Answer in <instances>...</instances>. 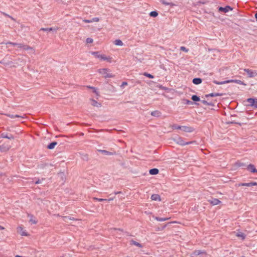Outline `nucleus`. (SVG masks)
Here are the masks:
<instances>
[{
  "label": "nucleus",
  "instance_id": "864d4df0",
  "mask_svg": "<svg viewBox=\"0 0 257 257\" xmlns=\"http://www.w3.org/2000/svg\"><path fill=\"white\" fill-rule=\"evenodd\" d=\"M215 96H221L222 94L219 93H214Z\"/></svg>",
  "mask_w": 257,
  "mask_h": 257
},
{
  "label": "nucleus",
  "instance_id": "412c9836",
  "mask_svg": "<svg viewBox=\"0 0 257 257\" xmlns=\"http://www.w3.org/2000/svg\"><path fill=\"white\" fill-rule=\"evenodd\" d=\"M151 198L152 200H160V197L158 194H153Z\"/></svg>",
  "mask_w": 257,
  "mask_h": 257
},
{
  "label": "nucleus",
  "instance_id": "603ef678",
  "mask_svg": "<svg viewBox=\"0 0 257 257\" xmlns=\"http://www.w3.org/2000/svg\"><path fill=\"white\" fill-rule=\"evenodd\" d=\"M67 219H70V218H69L68 216H64V220L65 221H67Z\"/></svg>",
  "mask_w": 257,
  "mask_h": 257
},
{
  "label": "nucleus",
  "instance_id": "e2e57ef3",
  "mask_svg": "<svg viewBox=\"0 0 257 257\" xmlns=\"http://www.w3.org/2000/svg\"><path fill=\"white\" fill-rule=\"evenodd\" d=\"M241 257H244V256H241Z\"/></svg>",
  "mask_w": 257,
  "mask_h": 257
},
{
  "label": "nucleus",
  "instance_id": "ddd939ff",
  "mask_svg": "<svg viewBox=\"0 0 257 257\" xmlns=\"http://www.w3.org/2000/svg\"><path fill=\"white\" fill-rule=\"evenodd\" d=\"M58 30V28H42L40 29V31H46V32H50L52 31L53 32L56 33Z\"/></svg>",
  "mask_w": 257,
  "mask_h": 257
},
{
  "label": "nucleus",
  "instance_id": "f257e3e1",
  "mask_svg": "<svg viewBox=\"0 0 257 257\" xmlns=\"http://www.w3.org/2000/svg\"><path fill=\"white\" fill-rule=\"evenodd\" d=\"M213 82L214 83H215L216 84H218V85H221V84L229 83H231V82H234L237 84H241V85H245V84L243 83V82H242V81H241L240 80H237V79H230V80H225V81H220V82L217 81L216 80H214Z\"/></svg>",
  "mask_w": 257,
  "mask_h": 257
},
{
  "label": "nucleus",
  "instance_id": "bf43d9fd",
  "mask_svg": "<svg viewBox=\"0 0 257 257\" xmlns=\"http://www.w3.org/2000/svg\"><path fill=\"white\" fill-rule=\"evenodd\" d=\"M255 18L256 19L257 21V13L255 14Z\"/></svg>",
  "mask_w": 257,
  "mask_h": 257
},
{
  "label": "nucleus",
  "instance_id": "de8ad7c7",
  "mask_svg": "<svg viewBox=\"0 0 257 257\" xmlns=\"http://www.w3.org/2000/svg\"><path fill=\"white\" fill-rule=\"evenodd\" d=\"M43 180H44L43 179H42V180L38 179L37 181H36L35 182V184H38L41 183L42 182V181Z\"/></svg>",
  "mask_w": 257,
  "mask_h": 257
},
{
  "label": "nucleus",
  "instance_id": "49530a36",
  "mask_svg": "<svg viewBox=\"0 0 257 257\" xmlns=\"http://www.w3.org/2000/svg\"><path fill=\"white\" fill-rule=\"evenodd\" d=\"M83 22H84L85 23H92L91 19V20L84 19V20H83Z\"/></svg>",
  "mask_w": 257,
  "mask_h": 257
},
{
  "label": "nucleus",
  "instance_id": "5fc2aeb1",
  "mask_svg": "<svg viewBox=\"0 0 257 257\" xmlns=\"http://www.w3.org/2000/svg\"><path fill=\"white\" fill-rule=\"evenodd\" d=\"M252 186H257V183L255 182H252Z\"/></svg>",
  "mask_w": 257,
  "mask_h": 257
},
{
  "label": "nucleus",
  "instance_id": "c03bdc74",
  "mask_svg": "<svg viewBox=\"0 0 257 257\" xmlns=\"http://www.w3.org/2000/svg\"><path fill=\"white\" fill-rule=\"evenodd\" d=\"M185 103L186 104H192L193 103V102L192 101H191L190 100H187V99H186L185 100Z\"/></svg>",
  "mask_w": 257,
  "mask_h": 257
},
{
  "label": "nucleus",
  "instance_id": "7c9ffc66",
  "mask_svg": "<svg viewBox=\"0 0 257 257\" xmlns=\"http://www.w3.org/2000/svg\"><path fill=\"white\" fill-rule=\"evenodd\" d=\"M191 99L194 101H199L200 100V98L196 95H192L191 97Z\"/></svg>",
  "mask_w": 257,
  "mask_h": 257
},
{
  "label": "nucleus",
  "instance_id": "4d7b16f0",
  "mask_svg": "<svg viewBox=\"0 0 257 257\" xmlns=\"http://www.w3.org/2000/svg\"><path fill=\"white\" fill-rule=\"evenodd\" d=\"M207 105L211 106L212 105V103L211 102H208Z\"/></svg>",
  "mask_w": 257,
  "mask_h": 257
},
{
  "label": "nucleus",
  "instance_id": "72a5a7b5",
  "mask_svg": "<svg viewBox=\"0 0 257 257\" xmlns=\"http://www.w3.org/2000/svg\"><path fill=\"white\" fill-rule=\"evenodd\" d=\"M144 75L149 78H154V76L152 75V74H150V73H148L147 72H145L144 73Z\"/></svg>",
  "mask_w": 257,
  "mask_h": 257
},
{
  "label": "nucleus",
  "instance_id": "9b49d317",
  "mask_svg": "<svg viewBox=\"0 0 257 257\" xmlns=\"http://www.w3.org/2000/svg\"><path fill=\"white\" fill-rule=\"evenodd\" d=\"M97 151L98 152L102 153V154L107 156H111L115 154V152H109L104 150H98Z\"/></svg>",
  "mask_w": 257,
  "mask_h": 257
},
{
  "label": "nucleus",
  "instance_id": "423d86ee",
  "mask_svg": "<svg viewBox=\"0 0 257 257\" xmlns=\"http://www.w3.org/2000/svg\"><path fill=\"white\" fill-rule=\"evenodd\" d=\"M232 10V8H231L230 6H226V7H219L218 8V11L219 12H223V13H227L229 11H231Z\"/></svg>",
  "mask_w": 257,
  "mask_h": 257
},
{
  "label": "nucleus",
  "instance_id": "ea45409f",
  "mask_svg": "<svg viewBox=\"0 0 257 257\" xmlns=\"http://www.w3.org/2000/svg\"><path fill=\"white\" fill-rule=\"evenodd\" d=\"M251 107H253L254 108H257V98L255 99V100L254 101V103L252 104V105L251 106Z\"/></svg>",
  "mask_w": 257,
  "mask_h": 257
},
{
  "label": "nucleus",
  "instance_id": "393cba45",
  "mask_svg": "<svg viewBox=\"0 0 257 257\" xmlns=\"http://www.w3.org/2000/svg\"><path fill=\"white\" fill-rule=\"evenodd\" d=\"M151 114L154 116L159 117L160 116L161 113L158 110H155L151 112Z\"/></svg>",
  "mask_w": 257,
  "mask_h": 257
},
{
  "label": "nucleus",
  "instance_id": "052dcab7",
  "mask_svg": "<svg viewBox=\"0 0 257 257\" xmlns=\"http://www.w3.org/2000/svg\"><path fill=\"white\" fill-rule=\"evenodd\" d=\"M120 193V192H114V194H117Z\"/></svg>",
  "mask_w": 257,
  "mask_h": 257
},
{
  "label": "nucleus",
  "instance_id": "680f3d73",
  "mask_svg": "<svg viewBox=\"0 0 257 257\" xmlns=\"http://www.w3.org/2000/svg\"><path fill=\"white\" fill-rule=\"evenodd\" d=\"M87 87L88 88H90V89H91V87L92 86H87Z\"/></svg>",
  "mask_w": 257,
  "mask_h": 257
},
{
  "label": "nucleus",
  "instance_id": "79ce46f5",
  "mask_svg": "<svg viewBox=\"0 0 257 257\" xmlns=\"http://www.w3.org/2000/svg\"><path fill=\"white\" fill-rule=\"evenodd\" d=\"M214 96H215L214 93H209V94L205 95V97H214Z\"/></svg>",
  "mask_w": 257,
  "mask_h": 257
},
{
  "label": "nucleus",
  "instance_id": "473e14b6",
  "mask_svg": "<svg viewBox=\"0 0 257 257\" xmlns=\"http://www.w3.org/2000/svg\"><path fill=\"white\" fill-rule=\"evenodd\" d=\"M114 230L117 233H119V236H117L119 238L121 237V236L120 235V233L122 232V230L120 229H116L115 228Z\"/></svg>",
  "mask_w": 257,
  "mask_h": 257
},
{
  "label": "nucleus",
  "instance_id": "a18cd8bd",
  "mask_svg": "<svg viewBox=\"0 0 257 257\" xmlns=\"http://www.w3.org/2000/svg\"><path fill=\"white\" fill-rule=\"evenodd\" d=\"M94 199L97 200H98L99 202H102V201H106L107 200V199H102V198H95Z\"/></svg>",
  "mask_w": 257,
  "mask_h": 257
},
{
  "label": "nucleus",
  "instance_id": "f704fd0d",
  "mask_svg": "<svg viewBox=\"0 0 257 257\" xmlns=\"http://www.w3.org/2000/svg\"><path fill=\"white\" fill-rule=\"evenodd\" d=\"M7 115L12 118H14L15 117H20L21 116L19 115H14V114H7Z\"/></svg>",
  "mask_w": 257,
  "mask_h": 257
},
{
  "label": "nucleus",
  "instance_id": "a878e982",
  "mask_svg": "<svg viewBox=\"0 0 257 257\" xmlns=\"http://www.w3.org/2000/svg\"><path fill=\"white\" fill-rule=\"evenodd\" d=\"M28 216L30 217V222H31L32 224H36L37 223V221L33 215H29Z\"/></svg>",
  "mask_w": 257,
  "mask_h": 257
},
{
  "label": "nucleus",
  "instance_id": "f03ea898",
  "mask_svg": "<svg viewBox=\"0 0 257 257\" xmlns=\"http://www.w3.org/2000/svg\"><path fill=\"white\" fill-rule=\"evenodd\" d=\"M110 70L106 68H102L98 70V72L103 75L105 78H113L114 77V75L110 73Z\"/></svg>",
  "mask_w": 257,
  "mask_h": 257
},
{
  "label": "nucleus",
  "instance_id": "09e8293b",
  "mask_svg": "<svg viewBox=\"0 0 257 257\" xmlns=\"http://www.w3.org/2000/svg\"><path fill=\"white\" fill-rule=\"evenodd\" d=\"M127 83L126 82H123L121 85V87H123L124 86L127 85Z\"/></svg>",
  "mask_w": 257,
  "mask_h": 257
},
{
  "label": "nucleus",
  "instance_id": "2eb2a0df",
  "mask_svg": "<svg viewBox=\"0 0 257 257\" xmlns=\"http://www.w3.org/2000/svg\"><path fill=\"white\" fill-rule=\"evenodd\" d=\"M209 202L213 205H216L219 204L221 202L218 199L213 198L210 200Z\"/></svg>",
  "mask_w": 257,
  "mask_h": 257
},
{
  "label": "nucleus",
  "instance_id": "1a4fd4ad",
  "mask_svg": "<svg viewBox=\"0 0 257 257\" xmlns=\"http://www.w3.org/2000/svg\"><path fill=\"white\" fill-rule=\"evenodd\" d=\"M181 130L185 132L191 133L194 131V129L192 127L184 125L181 126Z\"/></svg>",
  "mask_w": 257,
  "mask_h": 257
},
{
  "label": "nucleus",
  "instance_id": "6ab92c4d",
  "mask_svg": "<svg viewBox=\"0 0 257 257\" xmlns=\"http://www.w3.org/2000/svg\"><path fill=\"white\" fill-rule=\"evenodd\" d=\"M160 2L165 5V6H175V4L172 3H170V2H167L166 1H165V0H160Z\"/></svg>",
  "mask_w": 257,
  "mask_h": 257
},
{
  "label": "nucleus",
  "instance_id": "cd10ccee",
  "mask_svg": "<svg viewBox=\"0 0 257 257\" xmlns=\"http://www.w3.org/2000/svg\"><path fill=\"white\" fill-rule=\"evenodd\" d=\"M131 244H133V245H135L139 247H142V245L139 242L135 241V240H132L131 241Z\"/></svg>",
  "mask_w": 257,
  "mask_h": 257
},
{
  "label": "nucleus",
  "instance_id": "e433bc0d",
  "mask_svg": "<svg viewBox=\"0 0 257 257\" xmlns=\"http://www.w3.org/2000/svg\"><path fill=\"white\" fill-rule=\"evenodd\" d=\"M91 89L93 90V92L95 93L97 96L99 95L98 92L97 90V89L94 87H91Z\"/></svg>",
  "mask_w": 257,
  "mask_h": 257
},
{
  "label": "nucleus",
  "instance_id": "c85d7f7f",
  "mask_svg": "<svg viewBox=\"0 0 257 257\" xmlns=\"http://www.w3.org/2000/svg\"><path fill=\"white\" fill-rule=\"evenodd\" d=\"M239 186L251 187V186H252V182H249V183H240V184H239Z\"/></svg>",
  "mask_w": 257,
  "mask_h": 257
},
{
  "label": "nucleus",
  "instance_id": "4468645a",
  "mask_svg": "<svg viewBox=\"0 0 257 257\" xmlns=\"http://www.w3.org/2000/svg\"><path fill=\"white\" fill-rule=\"evenodd\" d=\"M93 54H94L96 57L100 58L102 60H107V58L103 55H100L99 54L98 52H94L93 53Z\"/></svg>",
  "mask_w": 257,
  "mask_h": 257
},
{
  "label": "nucleus",
  "instance_id": "8fccbe9b",
  "mask_svg": "<svg viewBox=\"0 0 257 257\" xmlns=\"http://www.w3.org/2000/svg\"><path fill=\"white\" fill-rule=\"evenodd\" d=\"M201 101L204 104L207 105L208 104V102L205 100H202Z\"/></svg>",
  "mask_w": 257,
  "mask_h": 257
},
{
  "label": "nucleus",
  "instance_id": "3c124183",
  "mask_svg": "<svg viewBox=\"0 0 257 257\" xmlns=\"http://www.w3.org/2000/svg\"><path fill=\"white\" fill-rule=\"evenodd\" d=\"M237 165L239 167H241V166H244L243 163H240V162L237 163Z\"/></svg>",
  "mask_w": 257,
  "mask_h": 257
},
{
  "label": "nucleus",
  "instance_id": "20e7f679",
  "mask_svg": "<svg viewBox=\"0 0 257 257\" xmlns=\"http://www.w3.org/2000/svg\"><path fill=\"white\" fill-rule=\"evenodd\" d=\"M244 71L246 72L248 76L250 78H252L257 75V73L255 71H253L248 69H244Z\"/></svg>",
  "mask_w": 257,
  "mask_h": 257
},
{
  "label": "nucleus",
  "instance_id": "6e6d98bb",
  "mask_svg": "<svg viewBox=\"0 0 257 257\" xmlns=\"http://www.w3.org/2000/svg\"><path fill=\"white\" fill-rule=\"evenodd\" d=\"M113 199H114V198H109L108 199H107L106 201H110L113 200Z\"/></svg>",
  "mask_w": 257,
  "mask_h": 257
},
{
  "label": "nucleus",
  "instance_id": "4be33fe9",
  "mask_svg": "<svg viewBox=\"0 0 257 257\" xmlns=\"http://www.w3.org/2000/svg\"><path fill=\"white\" fill-rule=\"evenodd\" d=\"M18 230L19 231H21V234L22 236H27L28 234L26 232V231H23V228L21 226H19L18 228Z\"/></svg>",
  "mask_w": 257,
  "mask_h": 257
},
{
  "label": "nucleus",
  "instance_id": "58836bf2",
  "mask_svg": "<svg viewBox=\"0 0 257 257\" xmlns=\"http://www.w3.org/2000/svg\"><path fill=\"white\" fill-rule=\"evenodd\" d=\"M180 50L181 51H184L185 52H188V49H187L186 47H185L184 46H181L180 47Z\"/></svg>",
  "mask_w": 257,
  "mask_h": 257
},
{
  "label": "nucleus",
  "instance_id": "f3484780",
  "mask_svg": "<svg viewBox=\"0 0 257 257\" xmlns=\"http://www.w3.org/2000/svg\"><path fill=\"white\" fill-rule=\"evenodd\" d=\"M192 82L194 84L198 85V84H199L201 83L202 79L201 78H194L193 79Z\"/></svg>",
  "mask_w": 257,
  "mask_h": 257
},
{
  "label": "nucleus",
  "instance_id": "a211bd4d",
  "mask_svg": "<svg viewBox=\"0 0 257 257\" xmlns=\"http://www.w3.org/2000/svg\"><path fill=\"white\" fill-rule=\"evenodd\" d=\"M149 173L151 175H157L159 173V170L157 168L151 169L150 170Z\"/></svg>",
  "mask_w": 257,
  "mask_h": 257
},
{
  "label": "nucleus",
  "instance_id": "b1692460",
  "mask_svg": "<svg viewBox=\"0 0 257 257\" xmlns=\"http://www.w3.org/2000/svg\"><path fill=\"white\" fill-rule=\"evenodd\" d=\"M155 219L158 221H165L169 219V218L167 217H155Z\"/></svg>",
  "mask_w": 257,
  "mask_h": 257
},
{
  "label": "nucleus",
  "instance_id": "f8f14e48",
  "mask_svg": "<svg viewBox=\"0 0 257 257\" xmlns=\"http://www.w3.org/2000/svg\"><path fill=\"white\" fill-rule=\"evenodd\" d=\"M202 254H206L205 251L201 250H195L192 253L191 256L193 257L194 256H197Z\"/></svg>",
  "mask_w": 257,
  "mask_h": 257
},
{
  "label": "nucleus",
  "instance_id": "c9c22d12",
  "mask_svg": "<svg viewBox=\"0 0 257 257\" xmlns=\"http://www.w3.org/2000/svg\"><path fill=\"white\" fill-rule=\"evenodd\" d=\"M181 126H182L178 125L177 124H174L172 126V128L174 130H178V129L181 130Z\"/></svg>",
  "mask_w": 257,
  "mask_h": 257
},
{
  "label": "nucleus",
  "instance_id": "6e6552de",
  "mask_svg": "<svg viewBox=\"0 0 257 257\" xmlns=\"http://www.w3.org/2000/svg\"><path fill=\"white\" fill-rule=\"evenodd\" d=\"M0 138L8 139L9 140L14 139V136L12 134H9L7 133H3L0 136Z\"/></svg>",
  "mask_w": 257,
  "mask_h": 257
},
{
  "label": "nucleus",
  "instance_id": "9d476101",
  "mask_svg": "<svg viewBox=\"0 0 257 257\" xmlns=\"http://www.w3.org/2000/svg\"><path fill=\"white\" fill-rule=\"evenodd\" d=\"M247 170L251 173H257V169L255 168L254 166L252 164H249L247 166Z\"/></svg>",
  "mask_w": 257,
  "mask_h": 257
},
{
  "label": "nucleus",
  "instance_id": "aec40b11",
  "mask_svg": "<svg viewBox=\"0 0 257 257\" xmlns=\"http://www.w3.org/2000/svg\"><path fill=\"white\" fill-rule=\"evenodd\" d=\"M57 143L56 142H53L51 143L48 146L47 148L50 150H52L54 148V147L57 145Z\"/></svg>",
  "mask_w": 257,
  "mask_h": 257
},
{
  "label": "nucleus",
  "instance_id": "2f4dec72",
  "mask_svg": "<svg viewBox=\"0 0 257 257\" xmlns=\"http://www.w3.org/2000/svg\"><path fill=\"white\" fill-rule=\"evenodd\" d=\"M158 15V14L156 11H152L150 13V16L152 17H156Z\"/></svg>",
  "mask_w": 257,
  "mask_h": 257
},
{
  "label": "nucleus",
  "instance_id": "dca6fc26",
  "mask_svg": "<svg viewBox=\"0 0 257 257\" xmlns=\"http://www.w3.org/2000/svg\"><path fill=\"white\" fill-rule=\"evenodd\" d=\"M91 105L94 106H96L97 107H99L101 106V103L98 102L97 101H96L94 99H91Z\"/></svg>",
  "mask_w": 257,
  "mask_h": 257
},
{
  "label": "nucleus",
  "instance_id": "c756f323",
  "mask_svg": "<svg viewBox=\"0 0 257 257\" xmlns=\"http://www.w3.org/2000/svg\"><path fill=\"white\" fill-rule=\"evenodd\" d=\"M255 99L252 98H249L247 99V102L249 103V105L251 106L254 103Z\"/></svg>",
  "mask_w": 257,
  "mask_h": 257
},
{
  "label": "nucleus",
  "instance_id": "7ed1b4c3",
  "mask_svg": "<svg viewBox=\"0 0 257 257\" xmlns=\"http://www.w3.org/2000/svg\"><path fill=\"white\" fill-rule=\"evenodd\" d=\"M175 141L177 144L181 145V146H185L187 145L195 144V142L194 141H190V142H185L183 138L181 137H177L175 139Z\"/></svg>",
  "mask_w": 257,
  "mask_h": 257
},
{
  "label": "nucleus",
  "instance_id": "4c0bfd02",
  "mask_svg": "<svg viewBox=\"0 0 257 257\" xmlns=\"http://www.w3.org/2000/svg\"><path fill=\"white\" fill-rule=\"evenodd\" d=\"M93 39L91 38H88L86 40V42L87 43H92L93 42Z\"/></svg>",
  "mask_w": 257,
  "mask_h": 257
},
{
  "label": "nucleus",
  "instance_id": "5701e85b",
  "mask_svg": "<svg viewBox=\"0 0 257 257\" xmlns=\"http://www.w3.org/2000/svg\"><path fill=\"white\" fill-rule=\"evenodd\" d=\"M236 235L238 237H240L242 240L244 239V238H245V234L242 232H237Z\"/></svg>",
  "mask_w": 257,
  "mask_h": 257
},
{
  "label": "nucleus",
  "instance_id": "bb28decb",
  "mask_svg": "<svg viewBox=\"0 0 257 257\" xmlns=\"http://www.w3.org/2000/svg\"><path fill=\"white\" fill-rule=\"evenodd\" d=\"M114 44L116 46H122L123 45L122 42L119 39L115 40L114 42Z\"/></svg>",
  "mask_w": 257,
  "mask_h": 257
},
{
  "label": "nucleus",
  "instance_id": "0eeeda50",
  "mask_svg": "<svg viewBox=\"0 0 257 257\" xmlns=\"http://www.w3.org/2000/svg\"><path fill=\"white\" fill-rule=\"evenodd\" d=\"M17 46L18 47V48H19L20 49H24V50H26L32 49V48L29 46L28 45H25L23 44H21V43H17Z\"/></svg>",
  "mask_w": 257,
  "mask_h": 257
},
{
  "label": "nucleus",
  "instance_id": "a19ab883",
  "mask_svg": "<svg viewBox=\"0 0 257 257\" xmlns=\"http://www.w3.org/2000/svg\"><path fill=\"white\" fill-rule=\"evenodd\" d=\"M91 21H92V22H98L99 21V19L98 18H93L91 19Z\"/></svg>",
  "mask_w": 257,
  "mask_h": 257
},
{
  "label": "nucleus",
  "instance_id": "37998d69",
  "mask_svg": "<svg viewBox=\"0 0 257 257\" xmlns=\"http://www.w3.org/2000/svg\"><path fill=\"white\" fill-rule=\"evenodd\" d=\"M7 44L11 45L13 46H17V43L12 42H8Z\"/></svg>",
  "mask_w": 257,
  "mask_h": 257
},
{
  "label": "nucleus",
  "instance_id": "13d9d810",
  "mask_svg": "<svg viewBox=\"0 0 257 257\" xmlns=\"http://www.w3.org/2000/svg\"><path fill=\"white\" fill-rule=\"evenodd\" d=\"M4 229V227L0 225V230Z\"/></svg>",
  "mask_w": 257,
  "mask_h": 257
},
{
  "label": "nucleus",
  "instance_id": "39448f33",
  "mask_svg": "<svg viewBox=\"0 0 257 257\" xmlns=\"http://www.w3.org/2000/svg\"><path fill=\"white\" fill-rule=\"evenodd\" d=\"M11 148V146L8 144H4L0 146V152L4 153L8 151Z\"/></svg>",
  "mask_w": 257,
  "mask_h": 257
}]
</instances>
